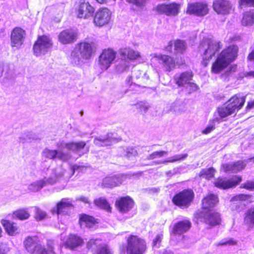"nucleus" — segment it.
Instances as JSON below:
<instances>
[{
  "instance_id": "nucleus-1",
  "label": "nucleus",
  "mask_w": 254,
  "mask_h": 254,
  "mask_svg": "<svg viewBox=\"0 0 254 254\" xmlns=\"http://www.w3.org/2000/svg\"><path fill=\"white\" fill-rule=\"evenodd\" d=\"M94 42H81L76 44L71 53L70 60L72 64L82 65L84 60H89L96 50Z\"/></svg>"
},
{
  "instance_id": "nucleus-2",
  "label": "nucleus",
  "mask_w": 254,
  "mask_h": 254,
  "mask_svg": "<svg viewBox=\"0 0 254 254\" xmlns=\"http://www.w3.org/2000/svg\"><path fill=\"white\" fill-rule=\"evenodd\" d=\"M127 245L120 248L121 254H144L147 249L146 240L138 235L130 234L126 239Z\"/></svg>"
},
{
  "instance_id": "nucleus-3",
  "label": "nucleus",
  "mask_w": 254,
  "mask_h": 254,
  "mask_svg": "<svg viewBox=\"0 0 254 254\" xmlns=\"http://www.w3.org/2000/svg\"><path fill=\"white\" fill-rule=\"evenodd\" d=\"M238 48L232 45L223 50L212 66V71L218 73L225 68L237 56Z\"/></svg>"
},
{
  "instance_id": "nucleus-4",
  "label": "nucleus",
  "mask_w": 254,
  "mask_h": 254,
  "mask_svg": "<svg viewBox=\"0 0 254 254\" xmlns=\"http://www.w3.org/2000/svg\"><path fill=\"white\" fill-rule=\"evenodd\" d=\"M194 218L205 225L208 229H211L221 224L220 213L214 210H204L194 213Z\"/></svg>"
},
{
  "instance_id": "nucleus-5",
  "label": "nucleus",
  "mask_w": 254,
  "mask_h": 254,
  "mask_svg": "<svg viewBox=\"0 0 254 254\" xmlns=\"http://www.w3.org/2000/svg\"><path fill=\"white\" fill-rule=\"evenodd\" d=\"M194 198L193 190L191 189H186L176 193L173 196L172 201L174 205L184 209L190 206Z\"/></svg>"
},
{
  "instance_id": "nucleus-6",
  "label": "nucleus",
  "mask_w": 254,
  "mask_h": 254,
  "mask_svg": "<svg viewBox=\"0 0 254 254\" xmlns=\"http://www.w3.org/2000/svg\"><path fill=\"white\" fill-rule=\"evenodd\" d=\"M220 42L212 39H204L200 44L199 51L202 54L203 59L209 60L221 48Z\"/></svg>"
},
{
  "instance_id": "nucleus-7",
  "label": "nucleus",
  "mask_w": 254,
  "mask_h": 254,
  "mask_svg": "<svg viewBox=\"0 0 254 254\" xmlns=\"http://www.w3.org/2000/svg\"><path fill=\"white\" fill-rule=\"evenodd\" d=\"M52 46V39L49 36H40L34 44L33 54L37 57L45 55L51 49Z\"/></svg>"
},
{
  "instance_id": "nucleus-8",
  "label": "nucleus",
  "mask_w": 254,
  "mask_h": 254,
  "mask_svg": "<svg viewBox=\"0 0 254 254\" xmlns=\"http://www.w3.org/2000/svg\"><path fill=\"white\" fill-rule=\"evenodd\" d=\"M181 7V4L173 2L168 4H158L154 8V10L159 14H165L170 17H175L179 14Z\"/></svg>"
},
{
  "instance_id": "nucleus-9",
  "label": "nucleus",
  "mask_w": 254,
  "mask_h": 254,
  "mask_svg": "<svg viewBox=\"0 0 254 254\" xmlns=\"http://www.w3.org/2000/svg\"><path fill=\"white\" fill-rule=\"evenodd\" d=\"M242 181V178L239 175L233 176L229 179L223 177H218L213 182L214 186L219 189L227 190L235 188Z\"/></svg>"
},
{
  "instance_id": "nucleus-10",
  "label": "nucleus",
  "mask_w": 254,
  "mask_h": 254,
  "mask_svg": "<svg viewBox=\"0 0 254 254\" xmlns=\"http://www.w3.org/2000/svg\"><path fill=\"white\" fill-rule=\"evenodd\" d=\"M111 11L107 7L98 9L95 13L93 23L99 27H102L108 24L112 17Z\"/></svg>"
},
{
  "instance_id": "nucleus-11",
  "label": "nucleus",
  "mask_w": 254,
  "mask_h": 254,
  "mask_svg": "<svg viewBox=\"0 0 254 254\" xmlns=\"http://www.w3.org/2000/svg\"><path fill=\"white\" fill-rule=\"evenodd\" d=\"M116 52L111 49L104 50L98 58V65L102 70L107 69L116 57Z\"/></svg>"
},
{
  "instance_id": "nucleus-12",
  "label": "nucleus",
  "mask_w": 254,
  "mask_h": 254,
  "mask_svg": "<svg viewBox=\"0 0 254 254\" xmlns=\"http://www.w3.org/2000/svg\"><path fill=\"white\" fill-rule=\"evenodd\" d=\"M26 32L20 27H15L11 31L10 34L11 46L12 48L18 49L23 44L25 37Z\"/></svg>"
},
{
  "instance_id": "nucleus-13",
  "label": "nucleus",
  "mask_w": 254,
  "mask_h": 254,
  "mask_svg": "<svg viewBox=\"0 0 254 254\" xmlns=\"http://www.w3.org/2000/svg\"><path fill=\"white\" fill-rule=\"evenodd\" d=\"M209 11L207 4L203 2H191L188 4L186 13L193 14L197 16H203Z\"/></svg>"
},
{
  "instance_id": "nucleus-14",
  "label": "nucleus",
  "mask_w": 254,
  "mask_h": 254,
  "mask_svg": "<svg viewBox=\"0 0 254 254\" xmlns=\"http://www.w3.org/2000/svg\"><path fill=\"white\" fill-rule=\"evenodd\" d=\"M95 8L88 2L80 1L75 9L78 18L88 19L93 15Z\"/></svg>"
},
{
  "instance_id": "nucleus-15",
  "label": "nucleus",
  "mask_w": 254,
  "mask_h": 254,
  "mask_svg": "<svg viewBox=\"0 0 254 254\" xmlns=\"http://www.w3.org/2000/svg\"><path fill=\"white\" fill-rule=\"evenodd\" d=\"M134 201L129 196L127 195L118 198L115 201V206L122 213L129 212L134 205Z\"/></svg>"
},
{
  "instance_id": "nucleus-16",
  "label": "nucleus",
  "mask_w": 254,
  "mask_h": 254,
  "mask_svg": "<svg viewBox=\"0 0 254 254\" xmlns=\"http://www.w3.org/2000/svg\"><path fill=\"white\" fill-rule=\"evenodd\" d=\"M219 202L218 195L212 192L207 193L204 195L201 200V209L204 210H211Z\"/></svg>"
},
{
  "instance_id": "nucleus-17",
  "label": "nucleus",
  "mask_w": 254,
  "mask_h": 254,
  "mask_svg": "<svg viewBox=\"0 0 254 254\" xmlns=\"http://www.w3.org/2000/svg\"><path fill=\"white\" fill-rule=\"evenodd\" d=\"M99 220L86 213L79 215L78 224L81 228H93L99 223Z\"/></svg>"
},
{
  "instance_id": "nucleus-18",
  "label": "nucleus",
  "mask_w": 254,
  "mask_h": 254,
  "mask_svg": "<svg viewBox=\"0 0 254 254\" xmlns=\"http://www.w3.org/2000/svg\"><path fill=\"white\" fill-rule=\"evenodd\" d=\"M77 39V33L72 29L62 31L58 36L59 41L64 45L74 43Z\"/></svg>"
},
{
  "instance_id": "nucleus-19",
  "label": "nucleus",
  "mask_w": 254,
  "mask_h": 254,
  "mask_svg": "<svg viewBox=\"0 0 254 254\" xmlns=\"http://www.w3.org/2000/svg\"><path fill=\"white\" fill-rule=\"evenodd\" d=\"M191 227V223L188 219H184L176 223L171 231L174 235H181L188 232Z\"/></svg>"
},
{
  "instance_id": "nucleus-20",
  "label": "nucleus",
  "mask_w": 254,
  "mask_h": 254,
  "mask_svg": "<svg viewBox=\"0 0 254 254\" xmlns=\"http://www.w3.org/2000/svg\"><path fill=\"white\" fill-rule=\"evenodd\" d=\"M246 167V164L242 160H238L231 164H223L221 169L225 173H236L241 172Z\"/></svg>"
},
{
  "instance_id": "nucleus-21",
  "label": "nucleus",
  "mask_w": 254,
  "mask_h": 254,
  "mask_svg": "<svg viewBox=\"0 0 254 254\" xmlns=\"http://www.w3.org/2000/svg\"><path fill=\"white\" fill-rule=\"evenodd\" d=\"M213 8L218 14H227L232 10V5L227 0H216L213 2Z\"/></svg>"
},
{
  "instance_id": "nucleus-22",
  "label": "nucleus",
  "mask_w": 254,
  "mask_h": 254,
  "mask_svg": "<svg viewBox=\"0 0 254 254\" xmlns=\"http://www.w3.org/2000/svg\"><path fill=\"white\" fill-rule=\"evenodd\" d=\"M245 97L235 94L231 97L226 103L235 114L242 108L245 103Z\"/></svg>"
},
{
  "instance_id": "nucleus-23",
  "label": "nucleus",
  "mask_w": 254,
  "mask_h": 254,
  "mask_svg": "<svg viewBox=\"0 0 254 254\" xmlns=\"http://www.w3.org/2000/svg\"><path fill=\"white\" fill-rule=\"evenodd\" d=\"M123 175H113L105 177L102 182L105 187L112 188L121 185L123 182Z\"/></svg>"
},
{
  "instance_id": "nucleus-24",
  "label": "nucleus",
  "mask_w": 254,
  "mask_h": 254,
  "mask_svg": "<svg viewBox=\"0 0 254 254\" xmlns=\"http://www.w3.org/2000/svg\"><path fill=\"white\" fill-rule=\"evenodd\" d=\"M44 156L48 159L55 160L56 158L63 160L66 161L69 158L67 154L63 151H59L57 150H52L46 148L43 151Z\"/></svg>"
},
{
  "instance_id": "nucleus-25",
  "label": "nucleus",
  "mask_w": 254,
  "mask_h": 254,
  "mask_svg": "<svg viewBox=\"0 0 254 254\" xmlns=\"http://www.w3.org/2000/svg\"><path fill=\"white\" fill-rule=\"evenodd\" d=\"M58 148H66L68 150H71L74 152H78L84 148L86 145L85 141L69 142L64 143H58L57 144Z\"/></svg>"
},
{
  "instance_id": "nucleus-26",
  "label": "nucleus",
  "mask_w": 254,
  "mask_h": 254,
  "mask_svg": "<svg viewBox=\"0 0 254 254\" xmlns=\"http://www.w3.org/2000/svg\"><path fill=\"white\" fill-rule=\"evenodd\" d=\"M84 242L82 238L76 235H69L64 243L65 248L74 250L76 248L83 245Z\"/></svg>"
},
{
  "instance_id": "nucleus-27",
  "label": "nucleus",
  "mask_w": 254,
  "mask_h": 254,
  "mask_svg": "<svg viewBox=\"0 0 254 254\" xmlns=\"http://www.w3.org/2000/svg\"><path fill=\"white\" fill-rule=\"evenodd\" d=\"M120 56L124 59L133 61L141 57L140 54L137 51H135L130 47L122 48L119 50Z\"/></svg>"
},
{
  "instance_id": "nucleus-28",
  "label": "nucleus",
  "mask_w": 254,
  "mask_h": 254,
  "mask_svg": "<svg viewBox=\"0 0 254 254\" xmlns=\"http://www.w3.org/2000/svg\"><path fill=\"white\" fill-rule=\"evenodd\" d=\"M0 222L5 232L9 235L13 236L17 233L18 226L16 223L7 219H2Z\"/></svg>"
},
{
  "instance_id": "nucleus-29",
  "label": "nucleus",
  "mask_w": 254,
  "mask_h": 254,
  "mask_svg": "<svg viewBox=\"0 0 254 254\" xmlns=\"http://www.w3.org/2000/svg\"><path fill=\"white\" fill-rule=\"evenodd\" d=\"M161 60L164 67L167 71H170L173 69L175 64L181 65L184 64L185 62L184 60L181 59L180 62L177 61L175 63L171 57L166 55L161 56Z\"/></svg>"
},
{
  "instance_id": "nucleus-30",
  "label": "nucleus",
  "mask_w": 254,
  "mask_h": 254,
  "mask_svg": "<svg viewBox=\"0 0 254 254\" xmlns=\"http://www.w3.org/2000/svg\"><path fill=\"white\" fill-rule=\"evenodd\" d=\"M174 46V50L176 53H182L186 49V43L181 40H177L174 42L169 43L166 48L167 51H172L173 46Z\"/></svg>"
},
{
  "instance_id": "nucleus-31",
  "label": "nucleus",
  "mask_w": 254,
  "mask_h": 254,
  "mask_svg": "<svg viewBox=\"0 0 254 254\" xmlns=\"http://www.w3.org/2000/svg\"><path fill=\"white\" fill-rule=\"evenodd\" d=\"M73 207L71 200L69 198H63L56 204V213L59 215L63 213L64 209Z\"/></svg>"
},
{
  "instance_id": "nucleus-32",
  "label": "nucleus",
  "mask_w": 254,
  "mask_h": 254,
  "mask_svg": "<svg viewBox=\"0 0 254 254\" xmlns=\"http://www.w3.org/2000/svg\"><path fill=\"white\" fill-rule=\"evenodd\" d=\"M24 245L25 248L29 253L34 254L37 252L39 244L33 238L28 237L24 241Z\"/></svg>"
},
{
  "instance_id": "nucleus-33",
  "label": "nucleus",
  "mask_w": 254,
  "mask_h": 254,
  "mask_svg": "<svg viewBox=\"0 0 254 254\" xmlns=\"http://www.w3.org/2000/svg\"><path fill=\"white\" fill-rule=\"evenodd\" d=\"M94 203L96 206L105 210L108 212H112V207H111L110 203L107 199L104 197H100L95 199L94 200Z\"/></svg>"
},
{
  "instance_id": "nucleus-34",
  "label": "nucleus",
  "mask_w": 254,
  "mask_h": 254,
  "mask_svg": "<svg viewBox=\"0 0 254 254\" xmlns=\"http://www.w3.org/2000/svg\"><path fill=\"white\" fill-rule=\"evenodd\" d=\"M12 215L14 218H16L20 220L28 219L30 216L29 211L27 208H20L16 209L12 212Z\"/></svg>"
},
{
  "instance_id": "nucleus-35",
  "label": "nucleus",
  "mask_w": 254,
  "mask_h": 254,
  "mask_svg": "<svg viewBox=\"0 0 254 254\" xmlns=\"http://www.w3.org/2000/svg\"><path fill=\"white\" fill-rule=\"evenodd\" d=\"M217 111L221 119L225 118L234 114L226 102L221 106L218 107Z\"/></svg>"
},
{
  "instance_id": "nucleus-36",
  "label": "nucleus",
  "mask_w": 254,
  "mask_h": 254,
  "mask_svg": "<svg viewBox=\"0 0 254 254\" xmlns=\"http://www.w3.org/2000/svg\"><path fill=\"white\" fill-rule=\"evenodd\" d=\"M216 170L213 167L202 169L198 174L199 177L210 180L214 177Z\"/></svg>"
},
{
  "instance_id": "nucleus-37",
  "label": "nucleus",
  "mask_w": 254,
  "mask_h": 254,
  "mask_svg": "<svg viewBox=\"0 0 254 254\" xmlns=\"http://www.w3.org/2000/svg\"><path fill=\"white\" fill-rule=\"evenodd\" d=\"M242 25L245 26L254 24V11H248L245 13L241 20Z\"/></svg>"
},
{
  "instance_id": "nucleus-38",
  "label": "nucleus",
  "mask_w": 254,
  "mask_h": 254,
  "mask_svg": "<svg viewBox=\"0 0 254 254\" xmlns=\"http://www.w3.org/2000/svg\"><path fill=\"white\" fill-rule=\"evenodd\" d=\"M244 221L247 225L254 226V206L247 211Z\"/></svg>"
},
{
  "instance_id": "nucleus-39",
  "label": "nucleus",
  "mask_w": 254,
  "mask_h": 254,
  "mask_svg": "<svg viewBox=\"0 0 254 254\" xmlns=\"http://www.w3.org/2000/svg\"><path fill=\"white\" fill-rule=\"evenodd\" d=\"M129 65V62L126 60L121 61L116 65L115 72L117 74L121 73L127 70Z\"/></svg>"
},
{
  "instance_id": "nucleus-40",
  "label": "nucleus",
  "mask_w": 254,
  "mask_h": 254,
  "mask_svg": "<svg viewBox=\"0 0 254 254\" xmlns=\"http://www.w3.org/2000/svg\"><path fill=\"white\" fill-rule=\"evenodd\" d=\"M188 156L187 153L180 154L174 156L171 159L169 160H166L164 161H160L157 162V164H161V163H173L177 161H180L181 160H184L186 159Z\"/></svg>"
},
{
  "instance_id": "nucleus-41",
  "label": "nucleus",
  "mask_w": 254,
  "mask_h": 254,
  "mask_svg": "<svg viewBox=\"0 0 254 254\" xmlns=\"http://www.w3.org/2000/svg\"><path fill=\"white\" fill-rule=\"evenodd\" d=\"M47 184V180H41L37 181L31 185V189L34 191H38L45 186Z\"/></svg>"
},
{
  "instance_id": "nucleus-42",
  "label": "nucleus",
  "mask_w": 254,
  "mask_h": 254,
  "mask_svg": "<svg viewBox=\"0 0 254 254\" xmlns=\"http://www.w3.org/2000/svg\"><path fill=\"white\" fill-rule=\"evenodd\" d=\"M149 0H126V1L135 5L136 7L142 9Z\"/></svg>"
},
{
  "instance_id": "nucleus-43",
  "label": "nucleus",
  "mask_w": 254,
  "mask_h": 254,
  "mask_svg": "<svg viewBox=\"0 0 254 254\" xmlns=\"http://www.w3.org/2000/svg\"><path fill=\"white\" fill-rule=\"evenodd\" d=\"M136 108L141 114H144L148 109V106L146 103L140 101L134 105Z\"/></svg>"
},
{
  "instance_id": "nucleus-44",
  "label": "nucleus",
  "mask_w": 254,
  "mask_h": 254,
  "mask_svg": "<svg viewBox=\"0 0 254 254\" xmlns=\"http://www.w3.org/2000/svg\"><path fill=\"white\" fill-rule=\"evenodd\" d=\"M94 143L98 146L107 145L110 143V139L108 137H96L94 139Z\"/></svg>"
},
{
  "instance_id": "nucleus-45",
  "label": "nucleus",
  "mask_w": 254,
  "mask_h": 254,
  "mask_svg": "<svg viewBox=\"0 0 254 254\" xmlns=\"http://www.w3.org/2000/svg\"><path fill=\"white\" fill-rule=\"evenodd\" d=\"M132 78H148V76H147L146 73L145 72L143 71L140 70H135L134 69L132 71Z\"/></svg>"
},
{
  "instance_id": "nucleus-46",
  "label": "nucleus",
  "mask_w": 254,
  "mask_h": 254,
  "mask_svg": "<svg viewBox=\"0 0 254 254\" xmlns=\"http://www.w3.org/2000/svg\"><path fill=\"white\" fill-rule=\"evenodd\" d=\"M185 87L189 93L195 91L198 89V86L196 84L193 83L187 82V80H185Z\"/></svg>"
},
{
  "instance_id": "nucleus-47",
  "label": "nucleus",
  "mask_w": 254,
  "mask_h": 254,
  "mask_svg": "<svg viewBox=\"0 0 254 254\" xmlns=\"http://www.w3.org/2000/svg\"><path fill=\"white\" fill-rule=\"evenodd\" d=\"M240 188L244 189L250 191H254V180H249L242 184Z\"/></svg>"
},
{
  "instance_id": "nucleus-48",
  "label": "nucleus",
  "mask_w": 254,
  "mask_h": 254,
  "mask_svg": "<svg viewBox=\"0 0 254 254\" xmlns=\"http://www.w3.org/2000/svg\"><path fill=\"white\" fill-rule=\"evenodd\" d=\"M237 244V242L234 240L233 239H223L222 241L219 242V243L216 244V246L217 247L219 246H223L225 245H235Z\"/></svg>"
},
{
  "instance_id": "nucleus-49",
  "label": "nucleus",
  "mask_w": 254,
  "mask_h": 254,
  "mask_svg": "<svg viewBox=\"0 0 254 254\" xmlns=\"http://www.w3.org/2000/svg\"><path fill=\"white\" fill-rule=\"evenodd\" d=\"M97 254H113V253L108 246L104 245L98 250Z\"/></svg>"
},
{
  "instance_id": "nucleus-50",
  "label": "nucleus",
  "mask_w": 254,
  "mask_h": 254,
  "mask_svg": "<svg viewBox=\"0 0 254 254\" xmlns=\"http://www.w3.org/2000/svg\"><path fill=\"white\" fill-rule=\"evenodd\" d=\"M252 197V195L248 194L241 193L234 196L233 198L235 200L246 201Z\"/></svg>"
},
{
  "instance_id": "nucleus-51",
  "label": "nucleus",
  "mask_w": 254,
  "mask_h": 254,
  "mask_svg": "<svg viewBox=\"0 0 254 254\" xmlns=\"http://www.w3.org/2000/svg\"><path fill=\"white\" fill-rule=\"evenodd\" d=\"M46 215V213L45 212L41 211L39 209H37L35 213V218L37 221H41L45 219Z\"/></svg>"
},
{
  "instance_id": "nucleus-52",
  "label": "nucleus",
  "mask_w": 254,
  "mask_h": 254,
  "mask_svg": "<svg viewBox=\"0 0 254 254\" xmlns=\"http://www.w3.org/2000/svg\"><path fill=\"white\" fill-rule=\"evenodd\" d=\"M192 77V71H187L180 74L178 79H191Z\"/></svg>"
},
{
  "instance_id": "nucleus-53",
  "label": "nucleus",
  "mask_w": 254,
  "mask_h": 254,
  "mask_svg": "<svg viewBox=\"0 0 254 254\" xmlns=\"http://www.w3.org/2000/svg\"><path fill=\"white\" fill-rule=\"evenodd\" d=\"M163 237V235L162 234H157L152 241V246L154 247L157 245H159L161 243Z\"/></svg>"
},
{
  "instance_id": "nucleus-54",
  "label": "nucleus",
  "mask_w": 254,
  "mask_h": 254,
  "mask_svg": "<svg viewBox=\"0 0 254 254\" xmlns=\"http://www.w3.org/2000/svg\"><path fill=\"white\" fill-rule=\"evenodd\" d=\"M240 5L243 6H254V0H240Z\"/></svg>"
},
{
  "instance_id": "nucleus-55",
  "label": "nucleus",
  "mask_w": 254,
  "mask_h": 254,
  "mask_svg": "<svg viewBox=\"0 0 254 254\" xmlns=\"http://www.w3.org/2000/svg\"><path fill=\"white\" fill-rule=\"evenodd\" d=\"M47 250H48L50 254H55L54 247L53 242L50 240H48L47 242Z\"/></svg>"
},
{
  "instance_id": "nucleus-56",
  "label": "nucleus",
  "mask_w": 254,
  "mask_h": 254,
  "mask_svg": "<svg viewBox=\"0 0 254 254\" xmlns=\"http://www.w3.org/2000/svg\"><path fill=\"white\" fill-rule=\"evenodd\" d=\"M36 253H37L38 254H50L48 250H47L46 248L42 247L41 245L40 244L37 248V252Z\"/></svg>"
},
{
  "instance_id": "nucleus-57",
  "label": "nucleus",
  "mask_w": 254,
  "mask_h": 254,
  "mask_svg": "<svg viewBox=\"0 0 254 254\" xmlns=\"http://www.w3.org/2000/svg\"><path fill=\"white\" fill-rule=\"evenodd\" d=\"M215 129V127L213 125L207 126L202 131V133L204 134H207L210 133L213 130Z\"/></svg>"
},
{
  "instance_id": "nucleus-58",
  "label": "nucleus",
  "mask_w": 254,
  "mask_h": 254,
  "mask_svg": "<svg viewBox=\"0 0 254 254\" xmlns=\"http://www.w3.org/2000/svg\"><path fill=\"white\" fill-rule=\"evenodd\" d=\"M76 200L83 202L85 203L89 204L90 203V201H89L88 198L87 197L84 196H81L77 198Z\"/></svg>"
},
{
  "instance_id": "nucleus-59",
  "label": "nucleus",
  "mask_w": 254,
  "mask_h": 254,
  "mask_svg": "<svg viewBox=\"0 0 254 254\" xmlns=\"http://www.w3.org/2000/svg\"><path fill=\"white\" fill-rule=\"evenodd\" d=\"M157 157H161L165 155L168 154V152L166 151H155Z\"/></svg>"
},
{
  "instance_id": "nucleus-60",
  "label": "nucleus",
  "mask_w": 254,
  "mask_h": 254,
  "mask_svg": "<svg viewBox=\"0 0 254 254\" xmlns=\"http://www.w3.org/2000/svg\"><path fill=\"white\" fill-rule=\"evenodd\" d=\"M157 156H156V153L155 152H153V153H152L151 154H150V155H149L146 159L148 160H153V159H156L157 158Z\"/></svg>"
},
{
  "instance_id": "nucleus-61",
  "label": "nucleus",
  "mask_w": 254,
  "mask_h": 254,
  "mask_svg": "<svg viewBox=\"0 0 254 254\" xmlns=\"http://www.w3.org/2000/svg\"><path fill=\"white\" fill-rule=\"evenodd\" d=\"M253 107H254V100L248 102L246 107L247 110H250Z\"/></svg>"
},
{
  "instance_id": "nucleus-62",
  "label": "nucleus",
  "mask_w": 254,
  "mask_h": 254,
  "mask_svg": "<svg viewBox=\"0 0 254 254\" xmlns=\"http://www.w3.org/2000/svg\"><path fill=\"white\" fill-rule=\"evenodd\" d=\"M248 59L250 61H254V50L249 54L248 56Z\"/></svg>"
},
{
  "instance_id": "nucleus-63",
  "label": "nucleus",
  "mask_w": 254,
  "mask_h": 254,
  "mask_svg": "<svg viewBox=\"0 0 254 254\" xmlns=\"http://www.w3.org/2000/svg\"><path fill=\"white\" fill-rule=\"evenodd\" d=\"M246 77H252L254 78V71H250L249 72L247 73V75H246Z\"/></svg>"
},
{
  "instance_id": "nucleus-64",
  "label": "nucleus",
  "mask_w": 254,
  "mask_h": 254,
  "mask_svg": "<svg viewBox=\"0 0 254 254\" xmlns=\"http://www.w3.org/2000/svg\"><path fill=\"white\" fill-rule=\"evenodd\" d=\"M160 254H174L173 252L170 250H165Z\"/></svg>"
}]
</instances>
